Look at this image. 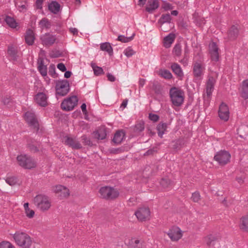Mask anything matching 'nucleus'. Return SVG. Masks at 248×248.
I'll use <instances>...</instances> for the list:
<instances>
[{"instance_id":"b1692460","label":"nucleus","mask_w":248,"mask_h":248,"mask_svg":"<svg viewBox=\"0 0 248 248\" xmlns=\"http://www.w3.org/2000/svg\"><path fill=\"white\" fill-rule=\"evenodd\" d=\"M240 94L244 99H248V79L242 81L240 89Z\"/></svg>"},{"instance_id":"a19ab883","label":"nucleus","mask_w":248,"mask_h":248,"mask_svg":"<svg viewBox=\"0 0 248 248\" xmlns=\"http://www.w3.org/2000/svg\"><path fill=\"white\" fill-rule=\"evenodd\" d=\"M5 21L12 28H16L17 26V23L15 19L10 16H6Z\"/></svg>"},{"instance_id":"de8ad7c7","label":"nucleus","mask_w":248,"mask_h":248,"mask_svg":"<svg viewBox=\"0 0 248 248\" xmlns=\"http://www.w3.org/2000/svg\"><path fill=\"white\" fill-rule=\"evenodd\" d=\"M81 140L85 145L92 146L93 143L90 138H88L86 135H84L81 137Z\"/></svg>"},{"instance_id":"412c9836","label":"nucleus","mask_w":248,"mask_h":248,"mask_svg":"<svg viewBox=\"0 0 248 248\" xmlns=\"http://www.w3.org/2000/svg\"><path fill=\"white\" fill-rule=\"evenodd\" d=\"M221 237L218 233L210 234L205 237L204 241L208 246H214L216 242L218 241Z\"/></svg>"},{"instance_id":"72a5a7b5","label":"nucleus","mask_w":248,"mask_h":248,"mask_svg":"<svg viewBox=\"0 0 248 248\" xmlns=\"http://www.w3.org/2000/svg\"><path fill=\"white\" fill-rule=\"evenodd\" d=\"M100 47L101 50L107 52L110 56L113 55V49L109 43L105 42L102 43L100 45Z\"/></svg>"},{"instance_id":"e433bc0d","label":"nucleus","mask_w":248,"mask_h":248,"mask_svg":"<svg viewBox=\"0 0 248 248\" xmlns=\"http://www.w3.org/2000/svg\"><path fill=\"white\" fill-rule=\"evenodd\" d=\"M38 70L42 76L45 77L46 76L47 67L46 65L44 64L43 60H41L38 63Z\"/></svg>"},{"instance_id":"393cba45","label":"nucleus","mask_w":248,"mask_h":248,"mask_svg":"<svg viewBox=\"0 0 248 248\" xmlns=\"http://www.w3.org/2000/svg\"><path fill=\"white\" fill-rule=\"evenodd\" d=\"M159 5L158 0H149L148 6L146 7L145 10L149 13H153L155 10L158 8Z\"/></svg>"},{"instance_id":"37998d69","label":"nucleus","mask_w":248,"mask_h":248,"mask_svg":"<svg viewBox=\"0 0 248 248\" xmlns=\"http://www.w3.org/2000/svg\"><path fill=\"white\" fill-rule=\"evenodd\" d=\"M5 181L10 186H14L18 182L17 178L16 176L7 177Z\"/></svg>"},{"instance_id":"c756f323","label":"nucleus","mask_w":248,"mask_h":248,"mask_svg":"<svg viewBox=\"0 0 248 248\" xmlns=\"http://www.w3.org/2000/svg\"><path fill=\"white\" fill-rule=\"evenodd\" d=\"M48 8L51 13L56 14L60 10V4L56 1H52L48 4Z\"/></svg>"},{"instance_id":"4c0bfd02","label":"nucleus","mask_w":248,"mask_h":248,"mask_svg":"<svg viewBox=\"0 0 248 248\" xmlns=\"http://www.w3.org/2000/svg\"><path fill=\"white\" fill-rule=\"evenodd\" d=\"M240 227L244 231L248 232V216L243 217L241 218Z\"/></svg>"},{"instance_id":"4d7b16f0","label":"nucleus","mask_w":248,"mask_h":248,"mask_svg":"<svg viewBox=\"0 0 248 248\" xmlns=\"http://www.w3.org/2000/svg\"><path fill=\"white\" fill-rule=\"evenodd\" d=\"M55 70H56L55 66L54 64H51L49 66L48 74L49 75H50L54 78H55L54 76L56 74Z\"/></svg>"},{"instance_id":"bf43d9fd","label":"nucleus","mask_w":248,"mask_h":248,"mask_svg":"<svg viewBox=\"0 0 248 248\" xmlns=\"http://www.w3.org/2000/svg\"><path fill=\"white\" fill-rule=\"evenodd\" d=\"M157 152L156 148L153 147V148L150 149L148 150H147L144 154V155H153L155 153Z\"/></svg>"},{"instance_id":"6e6552de","label":"nucleus","mask_w":248,"mask_h":248,"mask_svg":"<svg viewBox=\"0 0 248 248\" xmlns=\"http://www.w3.org/2000/svg\"><path fill=\"white\" fill-rule=\"evenodd\" d=\"M78 102V97L75 95L72 96L65 99L61 103V107L63 110L71 111L77 105Z\"/></svg>"},{"instance_id":"1a4fd4ad","label":"nucleus","mask_w":248,"mask_h":248,"mask_svg":"<svg viewBox=\"0 0 248 248\" xmlns=\"http://www.w3.org/2000/svg\"><path fill=\"white\" fill-rule=\"evenodd\" d=\"M25 120L29 125L33 128L36 132L39 129V124L35 114L31 111L25 113Z\"/></svg>"},{"instance_id":"c85d7f7f","label":"nucleus","mask_w":248,"mask_h":248,"mask_svg":"<svg viewBox=\"0 0 248 248\" xmlns=\"http://www.w3.org/2000/svg\"><path fill=\"white\" fill-rule=\"evenodd\" d=\"M171 69L173 72L181 79L184 76L183 70L179 64L174 62L171 65Z\"/></svg>"},{"instance_id":"9d476101","label":"nucleus","mask_w":248,"mask_h":248,"mask_svg":"<svg viewBox=\"0 0 248 248\" xmlns=\"http://www.w3.org/2000/svg\"><path fill=\"white\" fill-rule=\"evenodd\" d=\"M138 219L140 221H145L149 219L150 211L148 207H141L135 213Z\"/></svg>"},{"instance_id":"09e8293b","label":"nucleus","mask_w":248,"mask_h":248,"mask_svg":"<svg viewBox=\"0 0 248 248\" xmlns=\"http://www.w3.org/2000/svg\"><path fill=\"white\" fill-rule=\"evenodd\" d=\"M153 90L156 94L159 95L161 94L162 88L159 84L154 83L153 85Z\"/></svg>"},{"instance_id":"bb28decb","label":"nucleus","mask_w":248,"mask_h":248,"mask_svg":"<svg viewBox=\"0 0 248 248\" xmlns=\"http://www.w3.org/2000/svg\"><path fill=\"white\" fill-rule=\"evenodd\" d=\"M17 48L14 45H9L8 46L7 54L14 61H16L18 58Z\"/></svg>"},{"instance_id":"f257e3e1","label":"nucleus","mask_w":248,"mask_h":248,"mask_svg":"<svg viewBox=\"0 0 248 248\" xmlns=\"http://www.w3.org/2000/svg\"><path fill=\"white\" fill-rule=\"evenodd\" d=\"M16 243L23 248H30L32 244L31 237L25 232L17 231L13 235Z\"/></svg>"},{"instance_id":"4468645a","label":"nucleus","mask_w":248,"mask_h":248,"mask_svg":"<svg viewBox=\"0 0 248 248\" xmlns=\"http://www.w3.org/2000/svg\"><path fill=\"white\" fill-rule=\"evenodd\" d=\"M218 113L221 120L225 122L229 120L230 114L228 106L224 103H222L219 106Z\"/></svg>"},{"instance_id":"2eb2a0df","label":"nucleus","mask_w":248,"mask_h":248,"mask_svg":"<svg viewBox=\"0 0 248 248\" xmlns=\"http://www.w3.org/2000/svg\"><path fill=\"white\" fill-rule=\"evenodd\" d=\"M53 191L54 192L58 194V196L60 197L61 199L67 198L69 195V189L62 185L55 186L53 188Z\"/></svg>"},{"instance_id":"7ed1b4c3","label":"nucleus","mask_w":248,"mask_h":248,"mask_svg":"<svg viewBox=\"0 0 248 248\" xmlns=\"http://www.w3.org/2000/svg\"><path fill=\"white\" fill-rule=\"evenodd\" d=\"M34 203L36 207L42 211H47L51 206V202L47 196L39 194L34 198Z\"/></svg>"},{"instance_id":"338daca9","label":"nucleus","mask_w":248,"mask_h":248,"mask_svg":"<svg viewBox=\"0 0 248 248\" xmlns=\"http://www.w3.org/2000/svg\"><path fill=\"white\" fill-rule=\"evenodd\" d=\"M245 177L244 175L241 176H237L236 178V180L240 184H243L244 182Z\"/></svg>"},{"instance_id":"f3484780","label":"nucleus","mask_w":248,"mask_h":248,"mask_svg":"<svg viewBox=\"0 0 248 248\" xmlns=\"http://www.w3.org/2000/svg\"><path fill=\"white\" fill-rule=\"evenodd\" d=\"M125 244L127 248H143V241L137 237H132Z\"/></svg>"},{"instance_id":"5701e85b","label":"nucleus","mask_w":248,"mask_h":248,"mask_svg":"<svg viewBox=\"0 0 248 248\" xmlns=\"http://www.w3.org/2000/svg\"><path fill=\"white\" fill-rule=\"evenodd\" d=\"M35 39V37L33 31L31 29H27L25 34L26 43L29 46H32L34 44Z\"/></svg>"},{"instance_id":"69168bd1","label":"nucleus","mask_w":248,"mask_h":248,"mask_svg":"<svg viewBox=\"0 0 248 248\" xmlns=\"http://www.w3.org/2000/svg\"><path fill=\"white\" fill-rule=\"evenodd\" d=\"M123 151L121 148H114L111 150V153L114 154H117L122 152Z\"/></svg>"},{"instance_id":"ddd939ff","label":"nucleus","mask_w":248,"mask_h":248,"mask_svg":"<svg viewBox=\"0 0 248 248\" xmlns=\"http://www.w3.org/2000/svg\"><path fill=\"white\" fill-rule=\"evenodd\" d=\"M193 75L194 77L201 78L203 75L205 67L203 64L199 62H195L193 64Z\"/></svg>"},{"instance_id":"e2e57ef3","label":"nucleus","mask_w":248,"mask_h":248,"mask_svg":"<svg viewBox=\"0 0 248 248\" xmlns=\"http://www.w3.org/2000/svg\"><path fill=\"white\" fill-rule=\"evenodd\" d=\"M26 216L29 217V218H32L34 215V212L33 210H31L30 209H29V211H26Z\"/></svg>"},{"instance_id":"dca6fc26","label":"nucleus","mask_w":248,"mask_h":248,"mask_svg":"<svg viewBox=\"0 0 248 248\" xmlns=\"http://www.w3.org/2000/svg\"><path fill=\"white\" fill-rule=\"evenodd\" d=\"M168 235L172 241H177L182 236L180 229L176 226H173L169 231Z\"/></svg>"},{"instance_id":"a878e982","label":"nucleus","mask_w":248,"mask_h":248,"mask_svg":"<svg viewBox=\"0 0 248 248\" xmlns=\"http://www.w3.org/2000/svg\"><path fill=\"white\" fill-rule=\"evenodd\" d=\"M93 137L98 140H103L107 136L106 130L105 127H100L93 133Z\"/></svg>"},{"instance_id":"aec40b11","label":"nucleus","mask_w":248,"mask_h":248,"mask_svg":"<svg viewBox=\"0 0 248 248\" xmlns=\"http://www.w3.org/2000/svg\"><path fill=\"white\" fill-rule=\"evenodd\" d=\"M216 82V80L213 77H208V80L206 83V93L207 97H210L211 96Z\"/></svg>"},{"instance_id":"f704fd0d","label":"nucleus","mask_w":248,"mask_h":248,"mask_svg":"<svg viewBox=\"0 0 248 248\" xmlns=\"http://www.w3.org/2000/svg\"><path fill=\"white\" fill-rule=\"evenodd\" d=\"M193 18L194 22L199 27L202 26V25L205 24L204 19L202 17L199 16L198 14L197 13H195L193 15Z\"/></svg>"},{"instance_id":"9b49d317","label":"nucleus","mask_w":248,"mask_h":248,"mask_svg":"<svg viewBox=\"0 0 248 248\" xmlns=\"http://www.w3.org/2000/svg\"><path fill=\"white\" fill-rule=\"evenodd\" d=\"M240 26L238 24L232 25L227 31V39L229 41L235 40L239 34Z\"/></svg>"},{"instance_id":"39448f33","label":"nucleus","mask_w":248,"mask_h":248,"mask_svg":"<svg viewBox=\"0 0 248 248\" xmlns=\"http://www.w3.org/2000/svg\"><path fill=\"white\" fill-rule=\"evenodd\" d=\"M99 193L102 198L106 200H113L119 195V192L116 189L108 186L101 187Z\"/></svg>"},{"instance_id":"58836bf2","label":"nucleus","mask_w":248,"mask_h":248,"mask_svg":"<svg viewBox=\"0 0 248 248\" xmlns=\"http://www.w3.org/2000/svg\"><path fill=\"white\" fill-rule=\"evenodd\" d=\"M144 129V123L143 122H140L136 124L134 127L133 131L136 134H140Z\"/></svg>"},{"instance_id":"cd10ccee","label":"nucleus","mask_w":248,"mask_h":248,"mask_svg":"<svg viewBox=\"0 0 248 248\" xmlns=\"http://www.w3.org/2000/svg\"><path fill=\"white\" fill-rule=\"evenodd\" d=\"M125 137V133L123 130H118L114 134L112 142L115 144H121Z\"/></svg>"},{"instance_id":"f03ea898","label":"nucleus","mask_w":248,"mask_h":248,"mask_svg":"<svg viewBox=\"0 0 248 248\" xmlns=\"http://www.w3.org/2000/svg\"><path fill=\"white\" fill-rule=\"evenodd\" d=\"M170 100L173 105L176 107L181 106L184 101V92L179 88L173 87L169 92Z\"/></svg>"},{"instance_id":"f8f14e48","label":"nucleus","mask_w":248,"mask_h":248,"mask_svg":"<svg viewBox=\"0 0 248 248\" xmlns=\"http://www.w3.org/2000/svg\"><path fill=\"white\" fill-rule=\"evenodd\" d=\"M42 44L46 46H52L56 40V36L49 33H46L40 36Z\"/></svg>"},{"instance_id":"20e7f679","label":"nucleus","mask_w":248,"mask_h":248,"mask_svg":"<svg viewBox=\"0 0 248 248\" xmlns=\"http://www.w3.org/2000/svg\"><path fill=\"white\" fill-rule=\"evenodd\" d=\"M18 165L25 169H31L36 167V163L30 156L20 155L16 157Z\"/></svg>"},{"instance_id":"49530a36","label":"nucleus","mask_w":248,"mask_h":248,"mask_svg":"<svg viewBox=\"0 0 248 248\" xmlns=\"http://www.w3.org/2000/svg\"><path fill=\"white\" fill-rule=\"evenodd\" d=\"M92 66L93 68L95 75L98 76L104 73L102 68L97 66H94L93 64H92Z\"/></svg>"},{"instance_id":"c9c22d12","label":"nucleus","mask_w":248,"mask_h":248,"mask_svg":"<svg viewBox=\"0 0 248 248\" xmlns=\"http://www.w3.org/2000/svg\"><path fill=\"white\" fill-rule=\"evenodd\" d=\"M171 17L170 14H162L158 21V23L162 25L165 23H170Z\"/></svg>"},{"instance_id":"a18cd8bd","label":"nucleus","mask_w":248,"mask_h":248,"mask_svg":"<svg viewBox=\"0 0 248 248\" xmlns=\"http://www.w3.org/2000/svg\"><path fill=\"white\" fill-rule=\"evenodd\" d=\"M161 75L165 79H170L172 78L171 73L168 70H163L161 71Z\"/></svg>"},{"instance_id":"6e6d98bb","label":"nucleus","mask_w":248,"mask_h":248,"mask_svg":"<svg viewBox=\"0 0 248 248\" xmlns=\"http://www.w3.org/2000/svg\"><path fill=\"white\" fill-rule=\"evenodd\" d=\"M62 56V53L59 50H52L50 53V56L52 58H56Z\"/></svg>"},{"instance_id":"3c124183","label":"nucleus","mask_w":248,"mask_h":248,"mask_svg":"<svg viewBox=\"0 0 248 248\" xmlns=\"http://www.w3.org/2000/svg\"><path fill=\"white\" fill-rule=\"evenodd\" d=\"M0 248H15V247L8 241H2L0 243Z\"/></svg>"},{"instance_id":"79ce46f5","label":"nucleus","mask_w":248,"mask_h":248,"mask_svg":"<svg viewBox=\"0 0 248 248\" xmlns=\"http://www.w3.org/2000/svg\"><path fill=\"white\" fill-rule=\"evenodd\" d=\"M135 35V33H133L130 37H125L124 35H119L117 38V40L122 43H127L132 41Z\"/></svg>"},{"instance_id":"864d4df0","label":"nucleus","mask_w":248,"mask_h":248,"mask_svg":"<svg viewBox=\"0 0 248 248\" xmlns=\"http://www.w3.org/2000/svg\"><path fill=\"white\" fill-rule=\"evenodd\" d=\"M160 185L164 188H167L170 185V181L167 178H162L160 181Z\"/></svg>"},{"instance_id":"8fccbe9b","label":"nucleus","mask_w":248,"mask_h":248,"mask_svg":"<svg viewBox=\"0 0 248 248\" xmlns=\"http://www.w3.org/2000/svg\"><path fill=\"white\" fill-rule=\"evenodd\" d=\"M161 7L165 11H168L173 8V6L166 1H163Z\"/></svg>"},{"instance_id":"2f4dec72","label":"nucleus","mask_w":248,"mask_h":248,"mask_svg":"<svg viewBox=\"0 0 248 248\" xmlns=\"http://www.w3.org/2000/svg\"><path fill=\"white\" fill-rule=\"evenodd\" d=\"M175 39L174 34L170 33L164 38V46L165 47H170L171 44L173 42Z\"/></svg>"},{"instance_id":"0eeeda50","label":"nucleus","mask_w":248,"mask_h":248,"mask_svg":"<svg viewBox=\"0 0 248 248\" xmlns=\"http://www.w3.org/2000/svg\"><path fill=\"white\" fill-rule=\"evenodd\" d=\"M231 155L228 151L220 150L216 154L214 159L222 166H224L230 162Z\"/></svg>"},{"instance_id":"ea45409f","label":"nucleus","mask_w":248,"mask_h":248,"mask_svg":"<svg viewBox=\"0 0 248 248\" xmlns=\"http://www.w3.org/2000/svg\"><path fill=\"white\" fill-rule=\"evenodd\" d=\"M39 25L42 28L49 29L51 27V23L46 18H42L39 23Z\"/></svg>"},{"instance_id":"774afa93","label":"nucleus","mask_w":248,"mask_h":248,"mask_svg":"<svg viewBox=\"0 0 248 248\" xmlns=\"http://www.w3.org/2000/svg\"><path fill=\"white\" fill-rule=\"evenodd\" d=\"M107 77L108 78V79L110 81L113 82L115 80V77L110 73H108Z\"/></svg>"},{"instance_id":"c03bdc74","label":"nucleus","mask_w":248,"mask_h":248,"mask_svg":"<svg viewBox=\"0 0 248 248\" xmlns=\"http://www.w3.org/2000/svg\"><path fill=\"white\" fill-rule=\"evenodd\" d=\"M181 46L180 44H177L175 45L173 48L172 52L176 56H180L181 54Z\"/></svg>"},{"instance_id":"0e129e2a","label":"nucleus","mask_w":248,"mask_h":248,"mask_svg":"<svg viewBox=\"0 0 248 248\" xmlns=\"http://www.w3.org/2000/svg\"><path fill=\"white\" fill-rule=\"evenodd\" d=\"M57 68L62 72H65L66 70V68L63 63H59L57 65Z\"/></svg>"},{"instance_id":"423d86ee","label":"nucleus","mask_w":248,"mask_h":248,"mask_svg":"<svg viewBox=\"0 0 248 248\" xmlns=\"http://www.w3.org/2000/svg\"><path fill=\"white\" fill-rule=\"evenodd\" d=\"M55 89L56 95L65 96L70 91L68 80L67 79L58 80L56 83Z\"/></svg>"},{"instance_id":"a211bd4d","label":"nucleus","mask_w":248,"mask_h":248,"mask_svg":"<svg viewBox=\"0 0 248 248\" xmlns=\"http://www.w3.org/2000/svg\"><path fill=\"white\" fill-rule=\"evenodd\" d=\"M64 143L65 145H68L74 149H80L82 146L79 141H77L75 139L68 136L64 137Z\"/></svg>"},{"instance_id":"6ab92c4d","label":"nucleus","mask_w":248,"mask_h":248,"mask_svg":"<svg viewBox=\"0 0 248 248\" xmlns=\"http://www.w3.org/2000/svg\"><path fill=\"white\" fill-rule=\"evenodd\" d=\"M209 53L212 61L217 62L219 60L218 47L216 43L213 42L210 44Z\"/></svg>"},{"instance_id":"603ef678","label":"nucleus","mask_w":248,"mask_h":248,"mask_svg":"<svg viewBox=\"0 0 248 248\" xmlns=\"http://www.w3.org/2000/svg\"><path fill=\"white\" fill-rule=\"evenodd\" d=\"M191 199L194 202H198L201 199V196L200 193L198 191H196L192 193Z\"/></svg>"},{"instance_id":"473e14b6","label":"nucleus","mask_w":248,"mask_h":248,"mask_svg":"<svg viewBox=\"0 0 248 248\" xmlns=\"http://www.w3.org/2000/svg\"><path fill=\"white\" fill-rule=\"evenodd\" d=\"M172 142L173 144L172 145V148L174 150H180L182 148H183L185 144V141L183 139H179L174 141H173Z\"/></svg>"},{"instance_id":"13d9d810","label":"nucleus","mask_w":248,"mask_h":248,"mask_svg":"<svg viewBox=\"0 0 248 248\" xmlns=\"http://www.w3.org/2000/svg\"><path fill=\"white\" fill-rule=\"evenodd\" d=\"M149 118L150 120H151L154 122H157L159 120V117L157 114L150 113L149 114Z\"/></svg>"},{"instance_id":"7c9ffc66","label":"nucleus","mask_w":248,"mask_h":248,"mask_svg":"<svg viewBox=\"0 0 248 248\" xmlns=\"http://www.w3.org/2000/svg\"><path fill=\"white\" fill-rule=\"evenodd\" d=\"M167 128V124L166 123L161 122L158 124L156 127V129L158 135L160 138H162L163 135L166 131Z\"/></svg>"},{"instance_id":"4be33fe9","label":"nucleus","mask_w":248,"mask_h":248,"mask_svg":"<svg viewBox=\"0 0 248 248\" xmlns=\"http://www.w3.org/2000/svg\"><path fill=\"white\" fill-rule=\"evenodd\" d=\"M47 97L44 93H38L34 97L36 103L42 107H46L47 105Z\"/></svg>"},{"instance_id":"052dcab7","label":"nucleus","mask_w":248,"mask_h":248,"mask_svg":"<svg viewBox=\"0 0 248 248\" xmlns=\"http://www.w3.org/2000/svg\"><path fill=\"white\" fill-rule=\"evenodd\" d=\"M44 0H36L35 2L36 7L37 9H42V5Z\"/></svg>"},{"instance_id":"680f3d73","label":"nucleus","mask_w":248,"mask_h":248,"mask_svg":"<svg viewBox=\"0 0 248 248\" xmlns=\"http://www.w3.org/2000/svg\"><path fill=\"white\" fill-rule=\"evenodd\" d=\"M28 147L29 148L31 151L34 153H36L39 151L38 148L35 145L31 144H28Z\"/></svg>"},{"instance_id":"5fc2aeb1","label":"nucleus","mask_w":248,"mask_h":248,"mask_svg":"<svg viewBox=\"0 0 248 248\" xmlns=\"http://www.w3.org/2000/svg\"><path fill=\"white\" fill-rule=\"evenodd\" d=\"M135 52L130 47H128L124 51V54L127 57H130L135 54Z\"/></svg>"}]
</instances>
